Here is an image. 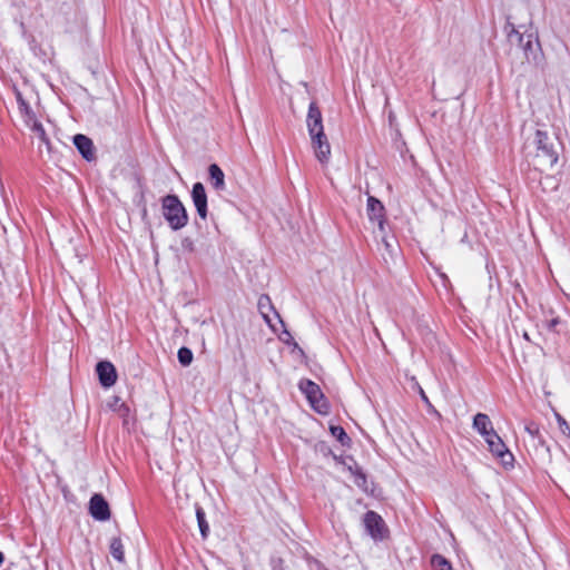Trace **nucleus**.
I'll return each instance as SVG.
<instances>
[{
  "instance_id": "f3484780",
  "label": "nucleus",
  "mask_w": 570,
  "mask_h": 570,
  "mask_svg": "<svg viewBox=\"0 0 570 570\" xmlns=\"http://www.w3.org/2000/svg\"><path fill=\"white\" fill-rule=\"evenodd\" d=\"M110 553L119 562L125 560L124 544L120 538H112L110 541Z\"/></svg>"
},
{
  "instance_id": "b1692460",
  "label": "nucleus",
  "mask_w": 570,
  "mask_h": 570,
  "mask_svg": "<svg viewBox=\"0 0 570 570\" xmlns=\"http://www.w3.org/2000/svg\"><path fill=\"white\" fill-rule=\"evenodd\" d=\"M17 101L19 104V107H20V110H24L26 112L29 111V106L28 104L22 99V96L21 94L18 91L17 92Z\"/></svg>"
},
{
  "instance_id": "f8f14e48",
  "label": "nucleus",
  "mask_w": 570,
  "mask_h": 570,
  "mask_svg": "<svg viewBox=\"0 0 570 570\" xmlns=\"http://www.w3.org/2000/svg\"><path fill=\"white\" fill-rule=\"evenodd\" d=\"M99 382L104 387H111L117 381V372L112 363L101 361L96 365Z\"/></svg>"
},
{
  "instance_id": "393cba45",
  "label": "nucleus",
  "mask_w": 570,
  "mask_h": 570,
  "mask_svg": "<svg viewBox=\"0 0 570 570\" xmlns=\"http://www.w3.org/2000/svg\"><path fill=\"white\" fill-rule=\"evenodd\" d=\"M559 324H560V318L559 317H553L550 321H548V328L550 331H556V327Z\"/></svg>"
},
{
  "instance_id": "4be33fe9",
  "label": "nucleus",
  "mask_w": 570,
  "mask_h": 570,
  "mask_svg": "<svg viewBox=\"0 0 570 570\" xmlns=\"http://www.w3.org/2000/svg\"><path fill=\"white\" fill-rule=\"evenodd\" d=\"M32 131L37 135V137L45 142L46 145H49V139L46 135L45 128L40 122H35L32 126Z\"/></svg>"
},
{
  "instance_id": "ddd939ff",
  "label": "nucleus",
  "mask_w": 570,
  "mask_h": 570,
  "mask_svg": "<svg viewBox=\"0 0 570 570\" xmlns=\"http://www.w3.org/2000/svg\"><path fill=\"white\" fill-rule=\"evenodd\" d=\"M366 210H367L368 219L373 223H377L380 230L383 232L384 223H385V219H384L385 209H384L383 204L377 198L370 196L367 198Z\"/></svg>"
},
{
  "instance_id": "a211bd4d",
  "label": "nucleus",
  "mask_w": 570,
  "mask_h": 570,
  "mask_svg": "<svg viewBox=\"0 0 570 570\" xmlns=\"http://www.w3.org/2000/svg\"><path fill=\"white\" fill-rule=\"evenodd\" d=\"M431 566L434 570H452L451 562L442 554L434 553L431 557Z\"/></svg>"
},
{
  "instance_id": "423d86ee",
  "label": "nucleus",
  "mask_w": 570,
  "mask_h": 570,
  "mask_svg": "<svg viewBox=\"0 0 570 570\" xmlns=\"http://www.w3.org/2000/svg\"><path fill=\"white\" fill-rule=\"evenodd\" d=\"M484 441L488 444L489 451L494 456L499 458L503 465L512 466L513 455L495 431L491 433L488 439H484Z\"/></svg>"
},
{
  "instance_id": "9b49d317",
  "label": "nucleus",
  "mask_w": 570,
  "mask_h": 570,
  "mask_svg": "<svg viewBox=\"0 0 570 570\" xmlns=\"http://www.w3.org/2000/svg\"><path fill=\"white\" fill-rule=\"evenodd\" d=\"M191 199L198 216L205 220L207 218V195L202 183L193 185Z\"/></svg>"
},
{
  "instance_id": "f257e3e1",
  "label": "nucleus",
  "mask_w": 570,
  "mask_h": 570,
  "mask_svg": "<svg viewBox=\"0 0 570 570\" xmlns=\"http://www.w3.org/2000/svg\"><path fill=\"white\" fill-rule=\"evenodd\" d=\"M528 155H532L534 166L537 167H553L559 159V153L556 145V139L547 131L538 129L532 138L525 145Z\"/></svg>"
},
{
  "instance_id": "cd10ccee",
  "label": "nucleus",
  "mask_w": 570,
  "mask_h": 570,
  "mask_svg": "<svg viewBox=\"0 0 570 570\" xmlns=\"http://www.w3.org/2000/svg\"><path fill=\"white\" fill-rule=\"evenodd\" d=\"M525 430H527L530 434H532V435H534V433H537V432H538V429L533 430V429H531V426H527V428H525Z\"/></svg>"
},
{
  "instance_id": "6ab92c4d",
  "label": "nucleus",
  "mask_w": 570,
  "mask_h": 570,
  "mask_svg": "<svg viewBox=\"0 0 570 570\" xmlns=\"http://www.w3.org/2000/svg\"><path fill=\"white\" fill-rule=\"evenodd\" d=\"M196 518H197L198 527H199V530H200V534L205 539L208 535L209 525H208V523L206 521L205 512H204L203 508L197 507V509H196Z\"/></svg>"
},
{
  "instance_id": "a878e982",
  "label": "nucleus",
  "mask_w": 570,
  "mask_h": 570,
  "mask_svg": "<svg viewBox=\"0 0 570 570\" xmlns=\"http://www.w3.org/2000/svg\"><path fill=\"white\" fill-rule=\"evenodd\" d=\"M419 389V393L421 395V399L425 402V403H429V399L426 396V394L424 393L423 389L421 386H417Z\"/></svg>"
},
{
  "instance_id": "412c9836",
  "label": "nucleus",
  "mask_w": 570,
  "mask_h": 570,
  "mask_svg": "<svg viewBox=\"0 0 570 570\" xmlns=\"http://www.w3.org/2000/svg\"><path fill=\"white\" fill-rule=\"evenodd\" d=\"M331 433L334 438H336L342 444H346L350 441L346 432L342 426L334 425L331 426Z\"/></svg>"
},
{
  "instance_id": "0eeeda50",
  "label": "nucleus",
  "mask_w": 570,
  "mask_h": 570,
  "mask_svg": "<svg viewBox=\"0 0 570 570\" xmlns=\"http://www.w3.org/2000/svg\"><path fill=\"white\" fill-rule=\"evenodd\" d=\"M257 307H258V311H259L261 315L265 320V322L268 324V326L274 332H276L277 328H276V326H275V324L273 322V317L271 316V313L273 314V316L277 321V323H279L281 326L284 327L283 320L281 318L279 314L275 311V308H274V306L272 304V301H271V298L267 295L259 296L258 302H257Z\"/></svg>"
},
{
  "instance_id": "4468645a",
  "label": "nucleus",
  "mask_w": 570,
  "mask_h": 570,
  "mask_svg": "<svg viewBox=\"0 0 570 570\" xmlns=\"http://www.w3.org/2000/svg\"><path fill=\"white\" fill-rule=\"evenodd\" d=\"M73 144L86 160L91 161L95 159L94 144L90 138L78 134L73 137Z\"/></svg>"
},
{
  "instance_id": "bb28decb",
  "label": "nucleus",
  "mask_w": 570,
  "mask_h": 570,
  "mask_svg": "<svg viewBox=\"0 0 570 570\" xmlns=\"http://www.w3.org/2000/svg\"><path fill=\"white\" fill-rule=\"evenodd\" d=\"M284 334L286 335L285 338H282L285 343H288L292 338V335L288 331L284 330Z\"/></svg>"
},
{
  "instance_id": "c85d7f7f",
  "label": "nucleus",
  "mask_w": 570,
  "mask_h": 570,
  "mask_svg": "<svg viewBox=\"0 0 570 570\" xmlns=\"http://www.w3.org/2000/svg\"><path fill=\"white\" fill-rule=\"evenodd\" d=\"M2 562H3V554H2V552L0 551V566L2 564Z\"/></svg>"
},
{
  "instance_id": "aec40b11",
  "label": "nucleus",
  "mask_w": 570,
  "mask_h": 570,
  "mask_svg": "<svg viewBox=\"0 0 570 570\" xmlns=\"http://www.w3.org/2000/svg\"><path fill=\"white\" fill-rule=\"evenodd\" d=\"M179 363L183 366H188L193 362V352L188 347H180L177 353Z\"/></svg>"
},
{
  "instance_id": "5701e85b",
  "label": "nucleus",
  "mask_w": 570,
  "mask_h": 570,
  "mask_svg": "<svg viewBox=\"0 0 570 570\" xmlns=\"http://www.w3.org/2000/svg\"><path fill=\"white\" fill-rule=\"evenodd\" d=\"M554 417L559 425L560 431L563 434H568L570 431V426H569L568 422L566 421V419L558 412H554Z\"/></svg>"
},
{
  "instance_id": "2eb2a0df",
  "label": "nucleus",
  "mask_w": 570,
  "mask_h": 570,
  "mask_svg": "<svg viewBox=\"0 0 570 570\" xmlns=\"http://www.w3.org/2000/svg\"><path fill=\"white\" fill-rule=\"evenodd\" d=\"M472 426L483 439H488L495 431L489 415L484 413L474 415Z\"/></svg>"
},
{
  "instance_id": "39448f33",
  "label": "nucleus",
  "mask_w": 570,
  "mask_h": 570,
  "mask_svg": "<svg viewBox=\"0 0 570 570\" xmlns=\"http://www.w3.org/2000/svg\"><path fill=\"white\" fill-rule=\"evenodd\" d=\"M505 32L510 41H513V38L517 39L527 58L533 52L534 47L539 46L538 38L533 33H521L511 22H507Z\"/></svg>"
},
{
  "instance_id": "6e6552de",
  "label": "nucleus",
  "mask_w": 570,
  "mask_h": 570,
  "mask_svg": "<svg viewBox=\"0 0 570 570\" xmlns=\"http://www.w3.org/2000/svg\"><path fill=\"white\" fill-rule=\"evenodd\" d=\"M312 147L317 160L326 164L331 156V146L325 132L309 135Z\"/></svg>"
},
{
  "instance_id": "dca6fc26",
  "label": "nucleus",
  "mask_w": 570,
  "mask_h": 570,
  "mask_svg": "<svg viewBox=\"0 0 570 570\" xmlns=\"http://www.w3.org/2000/svg\"><path fill=\"white\" fill-rule=\"evenodd\" d=\"M209 178L213 187L216 190H224L225 189V175L220 167L216 164H212L208 168Z\"/></svg>"
},
{
  "instance_id": "1a4fd4ad",
  "label": "nucleus",
  "mask_w": 570,
  "mask_h": 570,
  "mask_svg": "<svg viewBox=\"0 0 570 570\" xmlns=\"http://www.w3.org/2000/svg\"><path fill=\"white\" fill-rule=\"evenodd\" d=\"M89 512L95 520L106 521L110 518L108 502L101 494H94L89 501Z\"/></svg>"
},
{
  "instance_id": "9d476101",
  "label": "nucleus",
  "mask_w": 570,
  "mask_h": 570,
  "mask_svg": "<svg viewBox=\"0 0 570 570\" xmlns=\"http://www.w3.org/2000/svg\"><path fill=\"white\" fill-rule=\"evenodd\" d=\"M306 126L309 135L324 132L322 112L314 101L308 106Z\"/></svg>"
},
{
  "instance_id": "c756f323",
  "label": "nucleus",
  "mask_w": 570,
  "mask_h": 570,
  "mask_svg": "<svg viewBox=\"0 0 570 570\" xmlns=\"http://www.w3.org/2000/svg\"><path fill=\"white\" fill-rule=\"evenodd\" d=\"M384 243H385L386 248L390 247V244L386 240H384Z\"/></svg>"
},
{
  "instance_id": "f03ea898",
  "label": "nucleus",
  "mask_w": 570,
  "mask_h": 570,
  "mask_svg": "<svg viewBox=\"0 0 570 570\" xmlns=\"http://www.w3.org/2000/svg\"><path fill=\"white\" fill-rule=\"evenodd\" d=\"M161 213L173 230H179L188 224V214L176 195H166L161 198Z\"/></svg>"
},
{
  "instance_id": "7ed1b4c3",
  "label": "nucleus",
  "mask_w": 570,
  "mask_h": 570,
  "mask_svg": "<svg viewBox=\"0 0 570 570\" xmlns=\"http://www.w3.org/2000/svg\"><path fill=\"white\" fill-rule=\"evenodd\" d=\"M299 391L306 396L311 406L318 413L325 414L328 411V404L320 386L308 379H303L298 383Z\"/></svg>"
},
{
  "instance_id": "7c9ffc66",
  "label": "nucleus",
  "mask_w": 570,
  "mask_h": 570,
  "mask_svg": "<svg viewBox=\"0 0 570 570\" xmlns=\"http://www.w3.org/2000/svg\"><path fill=\"white\" fill-rule=\"evenodd\" d=\"M568 435L570 436V430H569V433H568Z\"/></svg>"
},
{
  "instance_id": "20e7f679",
  "label": "nucleus",
  "mask_w": 570,
  "mask_h": 570,
  "mask_svg": "<svg viewBox=\"0 0 570 570\" xmlns=\"http://www.w3.org/2000/svg\"><path fill=\"white\" fill-rule=\"evenodd\" d=\"M363 523L367 534L375 541H381L386 537V525L380 514L374 511H367L364 514Z\"/></svg>"
}]
</instances>
